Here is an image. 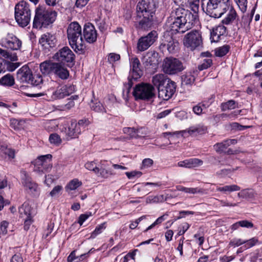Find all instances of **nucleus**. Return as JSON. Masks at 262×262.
<instances>
[{"label": "nucleus", "instance_id": "nucleus-1", "mask_svg": "<svg viewBox=\"0 0 262 262\" xmlns=\"http://www.w3.org/2000/svg\"><path fill=\"white\" fill-rule=\"evenodd\" d=\"M193 24V15L188 10L179 7L174 9L166 23L167 32L171 34L184 33L190 29Z\"/></svg>", "mask_w": 262, "mask_h": 262}, {"label": "nucleus", "instance_id": "nucleus-2", "mask_svg": "<svg viewBox=\"0 0 262 262\" xmlns=\"http://www.w3.org/2000/svg\"><path fill=\"white\" fill-rule=\"evenodd\" d=\"M158 3L156 0H141L136 6V22L139 28L146 30L153 24V16L155 13Z\"/></svg>", "mask_w": 262, "mask_h": 262}, {"label": "nucleus", "instance_id": "nucleus-3", "mask_svg": "<svg viewBox=\"0 0 262 262\" xmlns=\"http://www.w3.org/2000/svg\"><path fill=\"white\" fill-rule=\"evenodd\" d=\"M68 39L71 48L79 54L84 52L85 46L82 36V29L76 21L70 24L67 29Z\"/></svg>", "mask_w": 262, "mask_h": 262}, {"label": "nucleus", "instance_id": "nucleus-4", "mask_svg": "<svg viewBox=\"0 0 262 262\" xmlns=\"http://www.w3.org/2000/svg\"><path fill=\"white\" fill-rule=\"evenodd\" d=\"M230 5L229 0H202L204 11L214 18L220 17L227 12Z\"/></svg>", "mask_w": 262, "mask_h": 262}, {"label": "nucleus", "instance_id": "nucleus-5", "mask_svg": "<svg viewBox=\"0 0 262 262\" xmlns=\"http://www.w3.org/2000/svg\"><path fill=\"white\" fill-rule=\"evenodd\" d=\"M57 16V12L51 9L40 7L36 9L33 20L34 28L47 27L52 24Z\"/></svg>", "mask_w": 262, "mask_h": 262}, {"label": "nucleus", "instance_id": "nucleus-6", "mask_svg": "<svg viewBox=\"0 0 262 262\" xmlns=\"http://www.w3.org/2000/svg\"><path fill=\"white\" fill-rule=\"evenodd\" d=\"M31 16L29 5L26 2L20 1L15 6V18L20 26H27L30 21Z\"/></svg>", "mask_w": 262, "mask_h": 262}, {"label": "nucleus", "instance_id": "nucleus-7", "mask_svg": "<svg viewBox=\"0 0 262 262\" xmlns=\"http://www.w3.org/2000/svg\"><path fill=\"white\" fill-rule=\"evenodd\" d=\"M162 69L165 74L174 75L182 71L184 67L183 63L179 59L168 57L164 59Z\"/></svg>", "mask_w": 262, "mask_h": 262}, {"label": "nucleus", "instance_id": "nucleus-8", "mask_svg": "<svg viewBox=\"0 0 262 262\" xmlns=\"http://www.w3.org/2000/svg\"><path fill=\"white\" fill-rule=\"evenodd\" d=\"M154 91V86L150 84H139L134 88L133 95L136 100H148L155 96Z\"/></svg>", "mask_w": 262, "mask_h": 262}, {"label": "nucleus", "instance_id": "nucleus-9", "mask_svg": "<svg viewBox=\"0 0 262 262\" xmlns=\"http://www.w3.org/2000/svg\"><path fill=\"white\" fill-rule=\"evenodd\" d=\"M184 46L191 50H194L202 47V38L201 33L198 30H192L188 33L183 40Z\"/></svg>", "mask_w": 262, "mask_h": 262}, {"label": "nucleus", "instance_id": "nucleus-10", "mask_svg": "<svg viewBox=\"0 0 262 262\" xmlns=\"http://www.w3.org/2000/svg\"><path fill=\"white\" fill-rule=\"evenodd\" d=\"M73 91V86H68L66 85L59 86L56 90L50 89L46 92L47 99L49 101H54L62 99L72 94Z\"/></svg>", "mask_w": 262, "mask_h": 262}, {"label": "nucleus", "instance_id": "nucleus-11", "mask_svg": "<svg viewBox=\"0 0 262 262\" xmlns=\"http://www.w3.org/2000/svg\"><path fill=\"white\" fill-rule=\"evenodd\" d=\"M19 217L24 221V229L28 230L33 222L35 211L28 203L25 202L18 209Z\"/></svg>", "mask_w": 262, "mask_h": 262}, {"label": "nucleus", "instance_id": "nucleus-12", "mask_svg": "<svg viewBox=\"0 0 262 262\" xmlns=\"http://www.w3.org/2000/svg\"><path fill=\"white\" fill-rule=\"evenodd\" d=\"M53 58L67 66L72 67L74 64L75 55L68 47H64L54 55Z\"/></svg>", "mask_w": 262, "mask_h": 262}, {"label": "nucleus", "instance_id": "nucleus-13", "mask_svg": "<svg viewBox=\"0 0 262 262\" xmlns=\"http://www.w3.org/2000/svg\"><path fill=\"white\" fill-rule=\"evenodd\" d=\"M130 71L128 76L127 91L131 88L132 83V80H135L139 79L142 75L141 63L139 59L136 57H132L129 58Z\"/></svg>", "mask_w": 262, "mask_h": 262}, {"label": "nucleus", "instance_id": "nucleus-14", "mask_svg": "<svg viewBox=\"0 0 262 262\" xmlns=\"http://www.w3.org/2000/svg\"><path fill=\"white\" fill-rule=\"evenodd\" d=\"M31 77H32V72L27 65L23 66L17 72L16 78L20 82L37 85L41 81L39 77H37V80L33 82Z\"/></svg>", "mask_w": 262, "mask_h": 262}, {"label": "nucleus", "instance_id": "nucleus-15", "mask_svg": "<svg viewBox=\"0 0 262 262\" xmlns=\"http://www.w3.org/2000/svg\"><path fill=\"white\" fill-rule=\"evenodd\" d=\"M52 155L48 154L38 157L34 161V171L46 172L52 168Z\"/></svg>", "mask_w": 262, "mask_h": 262}, {"label": "nucleus", "instance_id": "nucleus-16", "mask_svg": "<svg viewBox=\"0 0 262 262\" xmlns=\"http://www.w3.org/2000/svg\"><path fill=\"white\" fill-rule=\"evenodd\" d=\"M158 35L157 32L153 30L147 35L140 38L137 43L138 50L141 52L147 50L156 40Z\"/></svg>", "mask_w": 262, "mask_h": 262}, {"label": "nucleus", "instance_id": "nucleus-17", "mask_svg": "<svg viewBox=\"0 0 262 262\" xmlns=\"http://www.w3.org/2000/svg\"><path fill=\"white\" fill-rule=\"evenodd\" d=\"M236 139H227L220 143H217L214 145V150L218 153H225L227 155H235L238 154L240 151L238 150H233L231 148L227 149L228 147L231 145L236 144Z\"/></svg>", "mask_w": 262, "mask_h": 262}, {"label": "nucleus", "instance_id": "nucleus-18", "mask_svg": "<svg viewBox=\"0 0 262 262\" xmlns=\"http://www.w3.org/2000/svg\"><path fill=\"white\" fill-rule=\"evenodd\" d=\"M207 128L203 124H198L195 126H191L187 131L184 130L176 132H166L163 133V136L166 137L167 135H178L181 134L182 136H184V134L187 133L189 135L196 136L197 135H203L207 132Z\"/></svg>", "mask_w": 262, "mask_h": 262}, {"label": "nucleus", "instance_id": "nucleus-19", "mask_svg": "<svg viewBox=\"0 0 262 262\" xmlns=\"http://www.w3.org/2000/svg\"><path fill=\"white\" fill-rule=\"evenodd\" d=\"M20 178L23 186L33 194L39 193V188L37 184L32 180L28 173L24 170L20 171Z\"/></svg>", "mask_w": 262, "mask_h": 262}, {"label": "nucleus", "instance_id": "nucleus-20", "mask_svg": "<svg viewBox=\"0 0 262 262\" xmlns=\"http://www.w3.org/2000/svg\"><path fill=\"white\" fill-rule=\"evenodd\" d=\"M143 64L147 69H156L160 62V56L155 51H149L146 53L143 59Z\"/></svg>", "mask_w": 262, "mask_h": 262}, {"label": "nucleus", "instance_id": "nucleus-21", "mask_svg": "<svg viewBox=\"0 0 262 262\" xmlns=\"http://www.w3.org/2000/svg\"><path fill=\"white\" fill-rule=\"evenodd\" d=\"M3 47L12 50H20L21 41L15 36L8 35L1 40Z\"/></svg>", "mask_w": 262, "mask_h": 262}, {"label": "nucleus", "instance_id": "nucleus-22", "mask_svg": "<svg viewBox=\"0 0 262 262\" xmlns=\"http://www.w3.org/2000/svg\"><path fill=\"white\" fill-rule=\"evenodd\" d=\"M83 37L85 40L89 43H93L95 42L97 38V31L92 24H85L83 30Z\"/></svg>", "mask_w": 262, "mask_h": 262}, {"label": "nucleus", "instance_id": "nucleus-23", "mask_svg": "<svg viewBox=\"0 0 262 262\" xmlns=\"http://www.w3.org/2000/svg\"><path fill=\"white\" fill-rule=\"evenodd\" d=\"M176 83L170 80L166 85L159 91L158 93L159 97L164 100H168L172 97L176 91Z\"/></svg>", "mask_w": 262, "mask_h": 262}, {"label": "nucleus", "instance_id": "nucleus-24", "mask_svg": "<svg viewBox=\"0 0 262 262\" xmlns=\"http://www.w3.org/2000/svg\"><path fill=\"white\" fill-rule=\"evenodd\" d=\"M39 42L44 49L50 50L55 46L56 40L55 36L47 33L41 35Z\"/></svg>", "mask_w": 262, "mask_h": 262}, {"label": "nucleus", "instance_id": "nucleus-25", "mask_svg": "<svg viewBox=\"0 0 262 262\" xmlns=\"http://www.w3.org/2000/svg\"><path fill=\"white\" fill-rule=\"evenodd\" d=\"M227 28L223 25H219L210 30V40L211 42H217L221 39V37L224 35Z\"/></svg>", "mask_w": 262, "mask_h": 262}, {"label": "nucleus", "instance_id": "nucleus-26", "mask_svg": "<svg viewBox=\"0 0 262 262\" xmlns=\"http://www.w3.org/2000/svg\"><path fill=\"white\" fill-rule=\"evenodd\" d=\"M170 79L164 74H157L152 78V83L157 88L158 92L161 90L165 84L170 82Z\"/></svg>", "mask_w": 262, "mask_h": 262}, {"label": "nucleus", "instance_id": "nucleus-27", "mask_svg": "<svg viewBox=\"0 0 262 262\" xmlns=\"http://www.w3.org/2000/svg\"><path fill=\"white\" fill-rule=\"evenodd\" d=\"M52 74L62 80L67 79L70 75L67 69L58 62H55Z\"/></svg>", "mask_w": 262, "mask_h": 262}, {"label": "nucleus", "instance_id": "nucleus-28", "mask_svg": "<svg viewBox=\"0 0 262 262\" xmlns=\"http://www.w3.org/2000/svg\"><path fill=\"white\" fill-rule=\"evenodd\" d=\"M81 132V128L78 127V125H77V123L72 122L67 132L66 138L67 140L76 138L78 137Z\"/></svg>", "mask_w": 262, "mask_h": 262}, {"label": "nucleus", "instance_id": "nucleus-29", "mask_svg": "<svg viewBox=\"0 0 262 262\" xmlns=\"http://www.w3.org/2000/svg\"><path fill=\"white\" fill-rule=\"evenodd\" d=\"M226 16L222 20L223 25H228L232 24L235 20H238L237 14L232 6L230 5Z\"/></svg>", "mask_w": 262, "mask_h": 262}, {"label": "nucleus", "instance_id": "nucleus-30", "mask_svg": "<svg viewBox=\"0 0 262 262\" xmlns=\"http://www.w3.org/2000/svg\"><path fill=\"white\" fill-rule=\"evenodd\" d=\"M176 190L177 191L184 192L186 193L195 194L199 193L200 194H206L207 191L203 188L196 187V188H188L181 185H177L176 186Z\"/></svg>", "mask_w": 262, "mask_h": 262}, {"label": "nucleus", "instance_id": "nucleus-31", "mask_svg": "<svg viewBox=\"0 0 262 262\" xmlns=\"http://www.w3.org/2000/svg\"><path fill=\"white\" fill-rule=\"evenodd\" d=\"M164 38H166L167 42V50L169 53H173L176 52L177 49V48L179 46L178 41L173 39L171 35L167 34V35L165 34L164 36Z\"/></svg>", "mask_w": 262, "mask_h": 262}, {"label": "nucleus", "instance_id": "nucleus-32", "mask_svg": "<svg viewBox=\"0 0 262 262\" xmlns=\"http://www.w3.org/2000/svg\"><path fill=\"white\" fill-rule=\"evenodd\" d=\"M55 62L51 61H44L40 64V70L45 75L52 74Z\"/></svg>", "mask_w": 262, "mask_h": 262}, {"label": "nucleus", "instance_id": "nucleus-33", "mask_svg": "<svg viewBox=\"0 0 262 262\" xmlns=\"http://www.w3.org/2000/svg\"><path fill=\"white\" fill-rule=\"evenodd\" d=\"M0 58L10 60L12 61L17 60V56L16 53L8 51L7 50L0 47Z\"/></svg>", "mask_w": 262, "mask_h": 262}, {"label": "nucleus", "instance_id": "nucleus-34", "mask_svg": "<svg viewBox=\"0 0 262 262\" xmlns=\"http://www.w3.org/2000/svg\"><path fill=\"white\" fill-rule=\"evenodd\" d=\"M99 172L98 176L104 178H107L110 176L113 175L114 173L110 168H106L107 166L104 162L101 161L100 163Z\"/></svg>", "mask_w": 262, "mask_h": 262}, {"label": "nucleus", "instance_id": "nucleus-35", "mask_svg": "<svg viewBox=\"0 0 262 262\" xmlns=\"http://www.w3.org/2000/svg\"><path fill=\"white\" fill-rule=\"evenodd\" d=\"M252 20V17L248 14L244 15L241 20H237L236 27L239 29L242 28H246L248 27Z\"/></svg>", "mask_w": 262, "mask_h": 262}, {"label": "nucleus", "instance_id": "nucleus-36", "mask_svg": "<svg viewBox=\"0 0 262 262\" xmlns=\"http://www.w3.org/2000/svg\"><path fill=\"white\" fill-rule=\"evenodd\" d=\"M90 105L91 109L96 112L102 114L106 113V111L103 105L100 101H98L97 100L95 101L92 100Z\"/></svg>", "mask_w": 262, "mask_h": 262}, {"label": "nucleus", "instance_id": "nucleus-37", "mask_svg": "<svg viewBox=\"0 0 262 262\" xmlns=\"http://www.w3.org/2000/svg\"><path fill=\"white\" fill-rule=\"evenodd\" d=\"M255 194L256 193L253 190L250 189H245L238 192L237 193V196L239 198L243 199H251L254 198Z\"/></svg>", "mask_w": 262, "mask_h": 262}, {"label": "nucleus", "instance_id": "nucleus-38", "mask_svg": "<svg viewBox=\"0 0 262 262\" xmlns=\"http://www.w3.org/2000/svg\"><path fill=\"white\" fill-rule=\"evenodd\" d=\"M241 189L240 187L237 185H225L222 187H217L216 190L217 191L223 192L224 193L231 192L233 191H238Z\"/></svg>", "mask_w": 262, "mask_h": 262}, {"label": "nucleus", "instance_id": "nucleus-39", "mask_svg": "<svg viewBox=\"0 0 262 262\" xmlns=\"http://www.w3.org/2000/svg\"><path fill=\"white\" fill-rule=\"evenodd\" d=\"M0 84L4 86H11L14 84V78L12 75L8 74L0 79Z\"/></svg>", "mask_w": 262, "mask_h": 262}, {"label": "nucleus", "instance_id": "nucleus-40", "mask_svg": "<svg viewBox=\"0 0 262 262\" xmlns=\"http://www.w3.org/2000/svg\"><path fill=\"white\" fill-rule=\"evenodd\" d=\"M174 2L176 3L183 6L188 5L192 6L193 8H194L193 9L194 11H195V9H198L199 0H175Z\"/></svg>", "mask_w": 262, "mask_h": 262}, {"label": "nucleus", "instance_id": "nucleus-41", "mask_svg": "<svg viewBox=\"0 0 262 262\" xmlns=\"http://www.w3.org/2000/svg\"><path fill=\"white\" fill-rule=\"evenodd\" d=\"M237 103L233 100H230L226 102H223L221 104L222 111L233 110L237 107Z\"/></svg>", "mask_w": 262, "mask_h": 262}, {"label": "nucleus", "instance_id": "nucleus-42", "mask_svg": "<svg viewBox=\"0 0 262 262\" xmlns=\"http://www.w3.org/2000/svg\"><path fill=\"white\" fill-rule=\"evenodd\" d=\"M229 45H224L214 50L215 55L217 57H223L229 51Z\"/></svg>", "mask_w": 262, "mask_h": 262}, {"label": "nucleus", "instance_id": "nucleus-43", "mask_svg": "<svg viewBox=\"0 0 262 262\" xmlns=\"http://www.w3.org/2000/svg\"><path fill=\"white\" fill-rule=\"evenodd\" d=\"M58 123L56 120H50L45 122V127L49 132H52L56 129Z\"/></svg>", "mask_w": 262, "mask_h": 262}, {"label": "nucleus", "instance_id": "nucleus-44", "mask_svg": "<svg viewBox=\"0 0 262 262\" xmlns=\"http://www.w3.org/2000/svg\"><path fill=\"white\" fill-rule=\"evenodd\" d=\"M123 132L124 134L127 135L129 138H136L139 136L138 134V130L134 127H124L123 129Z\"/></svg>", "mask_w": 262, "mask_h": 262}, {"label": "nucleus", "instance_id": "nucleus-45", "mask_svg": "<svg viewBox=\"0 0 262 262\" xmlns=\"http://www.w3.org/2000/svg\"><path fill=\"white\" fill-rule=\"evenodd\" d=\"M88 254V253L82 254L80 256H76L75 254V251H73L68 257L67 261L68 262H73L74 261H75L76 262L80 261L82 260Z\"/></svg>", "mask_w": 262, "mask_h": 262}, {"label": "nucleus", "instance_id": "nucleus-46", "mask_svg": "<svg viewBox=\"0 0 262 262\" xmlns=\"http://www.w3.org/2000/svg\"><path fill=\"white\" fill-rule=\"evenodd\" d=\"M0 150L2 154H4L6 157H8L9 159H13L15 157V151L14 149L5 146H2Z\"/></svg>", "mask_w": 262, "mask_h": 262}, {"label": "nucleus", "instance_id": "nucleus-47", "mask_svg": "<svg viewBox=\"0 0 262 262\" xmlns=\"http://www.w3.org/2000/svg\"><path fill=\"white\" fill-rule=\"evenodd\" d=\"M194 80V77L191 74L183 75L182 76V84L183 85H191Z\"/></svg>", "mask_w": 262, "mask_h": 262}, {"label": "nucleus", "instance_id": "nucleus-48", "mask_svg": "<svg viewBox=\"0 0 262 262\" xmlns=\"http://www.w3.org/2000/svg\"><path fill=\"white\" fill-rule=\"evenodd\" d=\"M49 140L51 144L56 146L59 145L62 142L60 137L56 133L51 134L49 136Z\"/></svg>", "mask_w": 262, "mask_h": 262}, {"label": "nucleus", "instance_id": "nucleus-49", "mask_svg": "<svg viewBox=\"0 0 262 262\" xmlns=\"http://www.w3.org/2000/svg\"><path fill=\"white\" fill-rule=\"evenodd\" d=\"M82 185L81 181L75 179L71 181L67 185L66 188L70 190H74Z\"/></svg>", "mask_w": 262, "mask_h": 262}, {"label": "nucleus", "instance_id": "nucleus-50", "mask_svg": "<svg viewBox=\"0 0 262 262\" xmlns=\"http://www.w3.org/2000/svg\"><path fill=\"white\" fill-rule=\"evenodd\" d=\"M86 169L94 171L96 174H98L99 172V167L94 161L88 162L84 165Z\"/></svg>", "mask_w": 262, "mask_h": 262}, {"label": "nucleus", "instance_id": "nucleus-51", "mask_svg": "<svg viewBox=\"0 0 262 262\" xmlns=\"http://www.w3.org/2000/svg\"><path fill=\"white\" fill-rule=\"evenodd\" d=\"M105 228V223L101 224L97 226L95 230L91 233L90 236L91 238H94L96 237V236L100 233H101L102 231V230Z\"/></svg>", "mask_w": 262, "mask_h": 262}, {"label": "nucleus", "instance_id": "nucleus-52", "mask_svg": "<svg viewBox=\"0 0 262 262\" xmlns=\"http://www.w3.org/2000/svg\"><path fill=\"white\" fill-rule=\"evenodd\" d=\"M163 199V196H154L150 195L146 198V202L147 204L149 203H157L161 202Z\"/></svg>", "mask_w": 262, "mask_h": 262}, {"label": "nucleus", "instance_id": "nucleus-53", "mask_svg": "<svg viewBox=\"0 0 262 262\" xmlns=\"http://www.w3.org/2000/svg\"><path fill=\"white\" fill-rule=\"evenodd\" d=\"M212 60L210 58L205 59L203 60L202 63L199 66L198 69L199 70L202 71L207 69L210 67L212 64Z\"/></svg>", "mask_w": 262, "mask_h": 262}, {"label": "nucleus", "instance_id": "nucleus-54", "mask_svg": "<svg viewBox=\"0 0 262 262\" xmlns=\"http://www.w3.org/2000/svg\"><path fill=\"white\" fill-rule=\"evenodd\" d=\"M9 223L6 221H3L0 223V237L7 233V228Z\"/></svg>", "mask_w": 262, "mask_h": 262}, {"label": "nucleus", "instance_id": "nucleus-55", "mask_svg": "<svg viewBox=\"0 0 262 262\" xmlns=\"http://www.w3.org/2000/svg\"><path fill=\"white\" fill-rule=\"evenodd\" d=\"M245 243V240L234 238L230 241L229 245L231 247H238Z\"/></svg>", "mask_w": 262, "mask_h": 262}, {"label": "nucleus", "instance_id": "nucleus-56", "mask_svg": "<svg viewBox=\"0 0 262 262\" xmlns=\"http://www.w3.org/2000/svg\"><path fill=\"white\" fill-rule=\"evenodd\" d=\"M62 190V187L60 185H57L55 186L52 190L50 192V195L51 197H56L60 195L61 191Z\"/></svg>", "mask_w": 262, "mask_h": 262}, {"label": "nucleus", "instance_id": "nucleus-57", "mask_svg": "<svg viewBox=\"0 0 262 262\" xmlns=\"http://www.w3.org/2000/svg\"><path fill=\"white\" fill-rule=\"evenodd\" d=\"M245 247L247 249L251 248L256 245L258 243V239L257 237H254L249 240H246Z\"/></svg>", "mask_w": 262, "mask_h": 262}, {"label": "nucleus", "instance_id": "nucleus-58", "mask_svg": "<svg viewBox=\"0 0 262 262\" xmlns=\"http://www.w3.org/2000/svg\"><path fill=\"white\" fill-rule=\"evenodd\" d=\"M120 59V55L114 53L109 54L107 58L108 61L110 63H113L115 61L119 60Z\"/></svg>", "mask_w": 262, "mask_h": 262}, {"label": "nucleus", "instance_id": "nucleus-59", "mask_svg": "<svg viewBox=\"0 0 262 262\" xmlns=\"http://www.w3.org/2000/svg\"><path fill=\"white\" fill-rule=\"evenodd\" d=\"M235 1L242 11L245 12L246 11L247 0H235Z\"/></svg>", "mask_w": 262, "mask_h": 262}, {"label": "nucleus", "instance_id": "nucleus-60", "mask_svg": "<svg viewBox=\"0 0 262 262\" xmlns=\"http://www.w3.org/2000/svg\"><path fill=\"white\" fill-rule=\"evenodd\" d=\"M190 168L196 167L202 165L203 161L200 159L194 158L189 159Z\"/></svg>", "mask_w": 262, "mask_h": 262}, {"label": "nucleus", "instance_id": "nucleus-61", "mask_svg": "<svg viewBox=\"0 0 262 262\" xmlns=\"http://www.w3.org/2000/svg\"><path fill=\"white\" fill-rule=\"evenodd\" d=\"M91 216H92L91 212L81 214L79 217L78 223L81 226L83 222Z\"/></svg>", "mask_w": 262, "mask_h": 262}, {"label": "nucleus", "instance_id": "nucleus-62", "mask_svg": "<svg viewBox=\"0 0 262 262\" xmlns=\"http://www.w3.org/2000/svg\"><path fill=\"white\" fill-rule=\"evenodd\" d=\"M204 106L205 105L202 103H199L198 105L193 107V112L194 113L198 115H200L202 113L203 108L202 106Z\"/></svg>", "mask_w": 262, "mask_h": 262}, {"label": "nucleus", "instance_id": "nucleus-63", "mask_svg": "<svg viewBox=\"0 0 262 262\" xmlns=\"http://www.w3.org/2000/svg\"><path fill=\"white\" fill-rule=\"evenodd\" d=\"M125 174L128 179H132L136 177H140L142 174V172L140 171H133L131 172H125Z\"/></svg>", "mask_w": 262, "mask_h": 262}, {"label": "nucleus", "instance_id": "nucleus-64", "mask_svg": "<svg viewBox=\"0 0 262 262\" xmlns=\"http://www.w3.org/2000/svg\"><path fill=\"white\" fill-rule=\"evenodd\" d=\"M241 227L246 228H252L253 227V224L247 220H243L239 221Z\"/></svg>", "mask_w": 262, "mask_h": 262}]
</instances>
